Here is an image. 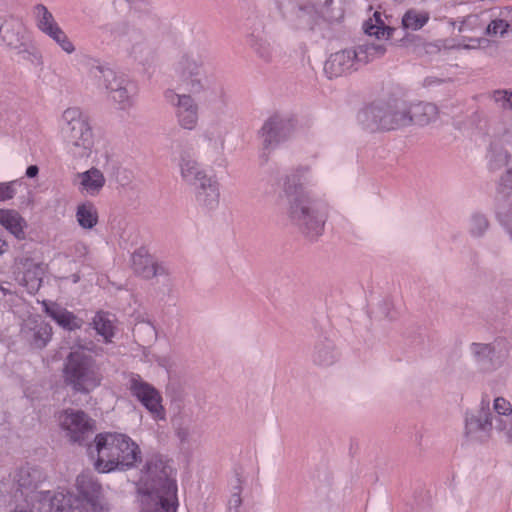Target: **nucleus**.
<instances>
[{"label":"nucleus","mask_w":512,"mask_h":512,"mask_svg":"<svg viewBox=\"0 0 512 512\" xmlns=\"http://www.w3.org/2000/svg\"><path fill=\"white\" fill-rule=\"evenodd\" d=\"M93 326L99 335H101L105 342H110L115 334L114 319L112 316L98 312L93 318Z\"/></svg>","instance_id":"72a5a7b5"},{"label":"nucleus","mask_w":512,"mask_h":512,"mask_svg":"<svg viewBox=\"0 0 512 512\" xmlns=\"http://www.w3.org/2000/svg\"><path fill=\"white\" fill-rule=\"evenodd\" d=\"M428 20L429 14L427 12L409 10L404 14L402 24L406 29L419 30L428 22Z\"/></svg>","instance_id":"58836bf2"},{"label":"nucleus","mask_w":512,"mask_h":512,"mask_svg":"<svg viewBox=\"0 0 512 512\" xmlns=\"http://www.w3.org/2000/svg\"><path fill=\"white\" fill-rule=\"evenodd\" d=\"M43 479L42 471L30 466L20 468L15 476L18 486L25 490L36 489Z\"/></svg>","instance_id":"cd10ccee"},{"label":"nucleus","mask_w":512,"mask_h":512,"mask_svg":"<svg viewBox=\"0 0 512 512\" xmlns=\"http://www.w3.org/2000/svg\"><path fill=\"white\" fill-rule=\"evenodd\" d=\"M492 98L504 109L512 110V92L508 90H495Z\"/></svg>","instance_id":"a19ab883"},{"label":"nucleus","mask_w":512,"mask_h":512,"mask_svg":"<svg viewBox=\"0 0 512 512\" xmlns=\"http://www.w3.org/2000/svg\"><path fill=\"white\" fill-rule=\"evenodd\" d=\"M79 191L91 196L98 195L105 185V177L97 168H91L85 172L78 173Z\"/></svg>","instance_id":"5701e85b"},{"label":"nucleus","mask_w":512,"mask_h":512,"mask_svg":"<svg viewBox=\"0 0 512 512\" xmlns=\"http://www.w3.org/2000/svg\"><path fill=\"white\" fill-rule=\"evenodd\" d=\"M338 357V350L331 340H320L315 345L313 360L316 364L320 366H329L335 363Z\"/></svg>","instance_id":"393cba45"},{"label":"nucleus","mask_w":512,"mask_h":512,"mask_svg":"<svg viewBox=\"0 0 512 512\" xmlns=\"http://www.w3.org/2000/svg\"><path fill=\"white\" fill-rule=\"evenodd\" d=\"M76 486L79 496L74 497L64 489L53 492L48 490L35 491L32 496L40 502L39 509L50 512H103L108 505L101 495V487L88 475L77 477Z\"/></svg>","instance_id":"20e7f679"},{"label":"nucleus","mask_w":512,"mask_h":512,"mask_svg":"<svg viewBox=\"0 0 512 512\" xmlns=\"http://www.w3.org/2000/svg\"><path fill=\"white\" fill-rule=\"evenodd\" d=\"M500 196V198H497L495 208L496 217L512 240V203L508 200L509 196Z\"/></svg>","instance_id":"2f4dec72"},{"label":"nucleus","mask_w":512,"mask_h":512,"mask_svg":"<svg viewBox=\"0 0 512 512\" xmlns=\"http://www.w3.org/2000/svg\"><path fill=\"white\" fill-rule=\"evenodd\" d=\"M148 254V251L142 247L140 248L139 250L135 251L132 256H139V257H142V256H146Z\"/></svg>","instance_id":"09e8293b"},{"label":"nucleus","mask_w":512,"mask_h":512,"mask_svg":"<svg viewBox=\"0 0 512 512\" xmlns=\"http://www.w3.org/2000/svg\"><path fill=\"white\" fill-rule=\"evenodd\" d=\"M494 430L507 444L512 445V404L504 397H496L492 408L488 400H482L477 415L465 419V433Z\"/></svg>","instance_id":"423d86ee"},{"label":"nucleus","mask_w":512,"mask_h":512,"mask_svg":"<svg viewBox=\"0 0 512 512\" xmlns=\"http://www.w3.org/2000/svg\"><path fill=\"white\" fill-rule=\"evenodd\" d=\"M33 15L35 18L36 27L42 33H45V31L58 24L53 14L43 4H37L34 6Z\"/></svg>","instance_id":"f704fd0d"},{"label":"nucleus","mask_w":512,"mask_h":512,"mask_svg":"<svg viewBox=\"0 0 512 512\" xmlns=\"http://www.w3.org/2000/svg\"><path fill=\"white\" fill-rule=\"evenodd\" d=\"M293 130L294 124L290 118L280 114L272 115L260 130L263 149L268 151L274 149L280 142L288 139Z\"/></svg>","instance_id":"dca6fc26"},{"label":"nucleus","mask_w":512,"mask_h":512,"mask_svg":"<svg viewBox=\"0 0 512 512\" xmlns=\"http://www.w3.org/2000/svg\"><path fill=\"white\" fill-rule=\"evenodd\" d=\"M88 75L98 87H103L109 92L110 98L120 109L126 110L133 105L137 87L126 74L116 72L107 66L92 65Z\"/></svg>","instance_id":"9d476101"},{"label":"nucleus","mask_w":512,"mask_h":512,"mask_svg":"<svg viewBox=\"0 0 512 512\" xmlns=\"http://www.w3.org/2000/svg\"><path fill=\"white\" fill-rule=\"evenodd\" d=\"M14 184L15 182L0 183V201H7L15 196Z\"/></svg>","instance_id":"c03bdc74"},{"label":"nucleus","mask_w":512,"mask_h":512,"mask_svg":"<svg viewBox=\"0 0 512 512\" xmlns=\"http://www.w3.org/2000/svg\"><path fill=\"white\" fill-rule=\"evenodd\" d=\"M392 307H393V305L389 300H384L383 301V309L380 312L381 316L385 317V318L392 317V315H391Z\"/></svg>","instance_id":"49530a36"},{"label":"nucleus","mask_w":512,"mask_h":512,"mask_svg":"<svg viewBox=\"0 0 512 512\" xmlns=\"http://www.w3.org/2000/svg\"><path fill=\"white\" fill-rule=\"evenodd\" d=\"M182 180L195 188L197 201L213 208L219 202V187L216 180L208 176L201 164L188 152H183L179 160Z\"/></svg>","instance_id":"1a4fd4ad"},{"label":"nucleus","mask_w":512,"mask_h":512,"mask_svg":"<svg viewBox=\"0 0 512 512\" xmlns=\"http://www.w3.org/2000/svg\"><path fill=\"white\" fill-rule=\"evenodd\" d=\"M131 267L138 276L145 279L167 273L166 268L157 261V258H132Z\"/></svg>","instance_id":"b1692460"},{"label":"nucleus","mask_w":512,"mask_h":512,"mask_svg":"<svg viewBox=\"0 0 512 512\" xmlns=\"http://www.w3.org/2000/svg\"><path fill=\"white\" fill-rule=\"evenodd\" d=\"M490 226L489 220L485 214L480 212L473 213L468 221V231L473 237H482Z\"/></svg>","instance_id":"4c0bfd02"},{"label":"nucleus","mask_w":512,"mask_h":512,"mask_svg":"<svg viewBox=\"0 0 512 512\" xmlns=\"http://www.w3.org/2000/svg\"><path fill=\"white\" fill-rule=\"evenodd\" d=\"M21 335L33 347L41 349L51 339L52 328L40 316H30L22 324Z\"/></svg>","instance_id":"a211bd4d"},{"label":"nucleus","mask_w":512,"mask_h":512,"mask_svg":"<svg viewBox=\"0 0 512 512\" xmlns=\"http://www.w3.org/2000/svg\"><path fill=\"white\" fill-rule=\"evenodd\" d=\"M313 169L308 164H299L282 177V192L288 203L291 222L309 238L324 231L327 214L321 204L312 197L309 187L313 185Z\"/></svg>","instance_id":"f03ea898"},{"label":"nucleus","mask_w":512,"mask_h":512,"mask_svg":"<svg viewBox=\"0 0 512 512\" xmlns=\"http://www.w3.org/2000/svg\"><path fill=\"white\" fill-rule=\"evenodd\" d=\"M319 11L311 5L294 7L289 15V22L295 29L312 30L317 23Z\"/></svg>","instance_id":"4be33fe9"},{"label":"nucleus","mask_w":512,"mask_h":512,"mask_svg":"<svg viewBox=\"0 0 512 512\" xmlns=\"http://www.w3.org/2000/svg\"><path fill=\"white\" fill-rule=\"evenodd\" d=\"M503 349H504V352H507V345L504 342H503Z\"/></svg>","instance_id":"3c124183"},{"label":"nucleus","mask_w":512,"mask_h":512,"mask_svg":"<svg viewBox=\"0 0 512 512\" xmlns=\"http://www.w3.org/2000/svg\"><path fill=\"white\" fill-rule=\"evenodd\" d=\"M64 374L66 382L79 392L92 391L102 379L94 359L80 349L69 354Z\"/></svg>","instance_id":"9b49d317"},{"label":"nucleus","mask_w":512,"mask_h":512,"mask_svg":"<svg viewBox=\"0 0 512 512\" xmlns=\"http://www.w3.org/2000/svg\"><path fill=\"white\" fill-rule=\"evenodd\" d=\"M126 385L131 394L138 399L155 420L165 419L162 396L155 387L137 374L128 375Z\"/></svg>","instance_id":"4468645a"},{"label":"nucleus","mask_w":512,"mask_h":512,"mask_svg":"<svg viewBox=\"0 0 512 512\" xmlns=\"http://www.w3.org/2000/svg\"><path fill=\"white\" fill-rule=\"evenodd\" d=\"M58 421L65 435L73 442L81 441L93 429V421L80 410H64L59 414Z\"/></svg>","instance_id":"f3484780"},{"label":"nucleus","mask_w":512,"mask_h":512,"mask_svg":"<svg viewBox=\"0 0 512 512\" xmlns=\"http://www.w3.org/2000/svg\"><path fill=\"white\" fill-rule=\"evenodd\" d=\"M76 218L84 229H92L98 223L97 208L91 202H86L77 207Z\"/></svg>","instance_id":"473e14b6"},{"label":"nucleus","mask_w":512,"mask_h":512,"mask_svg":"<svg viewBox=\"0 0 512 512\" xmlns=\"http://www.w3.org/2000/svg\"><path fill=\"white\" fill-rule=\"evenodd\" d=\"M44 34L53 40L65 53L72 54L76 51L75 45L59 24L45 31Z\"/></svg>","instance_id":"c9c22d12"},{"label":"nucleus","mask_w":512,"mask_h":512,"mask_svg":"<svg viewBox=\"0 0 512 512\" xmlns=\"http://www.w3.org/2000/svg\"><path fill=\"white\" fill-rule=\"evenodd\" d=\"M495 139L492 142H499L504 147L512 149V113L504 112L501 120L495 128Z\"/></svg>","instance_id":"7c9ffc66"},{"label":"nucleus","mask_w":512,"mask_h":512,"mask_svg":"<svg viewBox=\"0 0 512 512\" xmlns=\"http://www.w3.org/2000/svg\"><path fill=\"white\" fill-rule=\"evenodd\" d=\"M6 242L5 241H2L0 239V255L3 254L5 252V249L3 248L4 246H6Z\"/></svg>","instance_id":"8fccbe9b"},{"label":"nucleus","mask_w":512,"mask_h":512,"mask_svg":"<svg viewBox=\"0 0 512 512\" xmlns=\"http://www.w3.org/2000/svg\"><path fill=\"white\" fill-rule=\"evenodd\" d=\"M140 25V15L133 10L130 11L127 20L117 25L115 33L125 42L131 44V55H133L135 59L142 61L143 53L144 51L149 50V47L144 41V33Z\"/></svg>","instance_id":"2eb2a0df"},{"label":"nucleus","mask_w":512,"mask_h":512,"mask_svg":"<svg viewBox=\"0 0 512 512\" xmlns=\"http://www.w3.org/2000/svg\"><path fill=\"white\" fill-rule=\"evenodd\" d=\"M43 307L48 316L64 329H79L83 324V321L80 318L54 302L44 301Z\"/></svg>","instance_id":"412c9836"},{"label":"nucleus","mask_w":512,"mask_h":512,"mask_svg":"<svg viewBox=\"0 0 512 512\" xmlns=\"http://www.w3.org/2000/svg\"><path fill=\"white\" fill-rule=\"evenodd\" d=\"M249 45L257 56L264 62H271L273 58V50L266 35L262 32L251 33L249 35Z\"/></svg>","instance_id":"c756f323"},{"label":"nucleus","mask_w":512,"mask_h":512,"mask_svg":"<svg viewBox=\"0 0 512 512\" xmlns=\"http://www.w3.org/2000/svg\"><path fill=\"white\" fill-rule=\"evenodd\" d=\"M174 433L182 445L193 442L194 427L189 419L182 417L173 420Z\"/></svg>","instance_id":"e433bc0d"},{"label":"nucleus","mask_w":512,"mask_h":512,"mask_svg":"<svg viewBox=\"0 0 512 512\" xmlns=\"http://www.w3.org/2000/svg\"><path fill=\"white\" fill-rule=\"evenodd\" d=\"M407 117L409 125L427 126L434 123L439 118V109L433 103L418 102L411 105H406Z\"/></svg>","instance_id":"6ab92c4d"},{"label":"nucleus","mask_w":512,"mask_h":512,"mask_svg":"<svg viewBox=\"0 0 512 512\" xmlns=\"http://www.w3.org/2000/svg\"><path fill=\"white\" fill-rule=\"evenodd\" d=\"M240 493H241V481L239 478H237V485L233 488L232 495L228 501L229 512H239V508L242 503Z\"/></svg>","instance_id":"79ce46f5"},{"label":"nucleus","mask_w":512,"mask_h":512,"mask_svg":"<svg viewBox=\"0 0 512 512\" xmlns=\"http://www.w3.org/2000/svg\"><path fill=\"white\" fill-rule=\"evenodd\" d=\"M208 52L205 49L191 48L183 52L174 61L172 70L179 85L187 93H178L168 88L164 91V99L175 109L178 124L187 130H193L199 120V105L194 95L210 93L222 95L223 90L217 87L207 76L205 65Z\"/></svg>","instance_id":"f257e3e1"},{"label":"nucleus","mask_w":512,"mask_h":512,"mask_svg":"<svg viewBox=\"0 0 512 512\" xmlns=\"http://www.w3.org/2000/svg\"><path fill=\"white\" fill-rule=\"evenodd\" d=\"M359 119L362 125L374 131H390L409 125L406 104L402 101L374 102L364 108Z\"/></svg>","instance_id":"6e6552de"},{"label":"nucleus","mask_w":512,"mask_h":512,"mask_svg":"<svg viewBox=\"0 0 512 512\" xmlns=\"http://www.w3.org/2000/svg\"><path fill=\"white\" fill-rule=\"evenodd\" d=\"M314 3L312 6L316 7L317 11L322 14H326L329 17H333L330 15L331 6L333 4V0H313Z\"/></svg>","instance_id":"a18cd8bd"},{"label":"nucleus","mask_w":512,"mask_h":512,"mask_svg":"<svg viewBox=\"0 0 512 512\" xmlns=\"http://www.w3.org/2000/svg\"><path fill=\"white\" fill-rule=\"evenodd\" d=\"M39 168L36 165H30L26 170V176L29 178H34L38 175Z\"/></svg>","instance_id":"de8ad7c7"},{"label":"nucleus","mask_w":512,"mask_h":512,"mask_svg":"<svg viewBox=\"0 0 512 512\" xmlns=\"http://www.w3.org/2000/svg\"><path fill=\"white\" fill-rule=\"evenodd\" d=\"M97 459L95 468L101 473L126 470L140 460V448L128 435L117 432L97 434L94 439Z\"/></svg>","instance_id":"39448f33"},{"label":"nucleus","mask_w":512,"mask_h":512,"mask_svg":"<svg viewBox=\"0 0 512 512\" xmlns=\"http://www.w3.org/2000/svg\"><path fill=\"white\" fill-rule=\"evenodd\" d=\"M0 223L17 238H24L26 221L16 210L0 209Z\"/></svg>","instance_id":"a878e982"},{"label":"nucleus","mask_w":512,"mask_h":512,"mask_svg":"<svg viewBox=\"0 0 512 512\" xmlns=\"http://www.w3.org/2000/svg\"><path fill=\"white\" fill-rule=\"evenodd\" d=\"M487 158L490 171L504 169L497 182V193L509 196L512 193V148L504 147L499 142H491Z\"/></svg>","instance_id":"ddd939ff"},{"label":"nucleus","mask_w":512,"mask_h":512,"mask_svg":"<svg viewBox=\"0 0 512 512\" xmlns=\"http://www.w3.org/2000/svg\"><path fill=\"white\" fill-rule=\"evenodd\" d=\"M482 22V18L480 15H468L460 26L461 32H466L469 30L474 29L476 26H482L480 25ZM481 29V27H479Z\"/></svg>","instance_id":"37998d69"},{"label":"nucleus","mask_w":512,"mask_h":512,"mask_svg":"<svg viewBox=\"0 0 512 512\" xmlns=\"http://www.w3.org/2000/svg\"><path fill=\"white\" fill-rule=\"evenodd\" d=\"M62 118L65 122L62 133L69 151L75 157L89 156L93 134L87 117L79 108L72 107L64 111Z\"/></svg>","instance_id":"f8f14e48"},{"label":"nucleus","mask_w":512,"mask_h":512,"mask_svg":"<svg viewBox=\"0 0 512 512\" xmlns=\"http://www.w3.org/2000/svg\"><path fill=\"white\" fill-rule=\"evenodd\" d=\"M502 342L488 343H472L469 346V352L473 360L479 364L484 365L489 361H492L495 357L498 347Z\"/></svg>","instance_id":"c85d7f7f"},{"label":"nucleus","mask_w":512,"mask_h":512,"mask_svg":"<svg viewBox=\"0 0 512 512\" xmlns=\"http://www.w3.org/2000/svg\"><path fill=\"white\" fill-rule=\"evenodd\" d=\"M364 31L369 36H375L377 39L391 38L394 28L385 24L382 19L381 12H374L373 17L366 21L363 25Z\"/></svg>","instance_id":"bb28decb"},{"label":"nucleus","mask_w":512,"mask_h":512,"mask_svg":"<svg viewBox=\"0 0 512 512\" xmlns=\"http://www.w3.org/2000/svg\"><path fill=\"white\" fill-rule=\"evenodd\" d=\"M0 35L11 49H20L25 44V27L22 21L9 16L0 25Z\"/></svg>","instance_id":"aec40b11"},{"label":"nucleus","mask_w":512,"mask_h":512,"mask_svg":"<svg viewBox=\"0 0 512 512\" xmlns=\"http://www.w3.org/2000/svg\"><path fill=\"white\" fill-rule=\"evenodd\" d=\"M139 494L142 512H176L177 486L172 467L160 457H152L141 472Z\"/></svg>","instance_id":"7ed1b4c3"},{"label":"nucleus","mask_w":512,"mask_h":512,"mask_svg":"<svg viewBox=\"0 0 512 512\" xmlns=\"http://www.w3.org/2000/svg\"><path fill=\"white\" fill-rule=\"evenodd\" d=\"M509 28V24L502 19L492 20L489 24H482L481 30H484L487 35H503L507 29Z\"/></svg>","instance_id":"ea45409f"},{"label":"nucleus","mask_w":512,"mask_h":512,"mask_svg":"<svg viewBox=\"0 0 512 512\" xmlns=\"http://www.w3.org/2000/svg\"><path fill=\"white\" fill-rule=\"evenodd\" d=\"M385 53L386 47L380 43H364L343 49L329 56L324 64V72L330 79L346 76L381 58Z\"/></svg>","instance_id":"0eeeda50"}]
</instances>
